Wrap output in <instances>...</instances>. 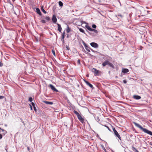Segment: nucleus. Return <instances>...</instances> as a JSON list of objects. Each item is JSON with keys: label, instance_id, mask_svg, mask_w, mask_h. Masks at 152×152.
I'll return each mask as SVG.
<instances>
[{"label": "nucleus", "instance_id": "49530a36", "mask_svg": "<svg viewBox=\"0 0 152 152\" xmlns=\"http://www.w3.org/2000/svg\"><path fill=\"white\" fill-rule=\"evenodd\" d=\"M62 34H64V35H65V32L64 31L63 32Z\"/></svg>", "mask_w": 152, "mask_h": 152}, {"label": "nucleus", "instance_id": "f704fd0d", "mask_svg": "<svg viewBox=\"0 0 152 152\" xmlns=\"http://www.w3.org/2000/svg\"><path fill=\"white\" fill-rule=\"evenodd\" d=\"M104 126L106 127L107 129H108L109 130V131H110V129L106 125H104Z\"/></svg>", "mask_w": 152, "mask_h": 152}, {"label": "nucleus", "instance_id": "8fccbe9b", "mask_svg": "<svg viewBox=\"0 0 152 152\" xmlns=\"http://www.w3.org/2000/svg\"><path fill=\"white\" fill-rule=\"evenodd\" d=\"M5 126H7V124H5Z\"/></svg>", "mask_w": 152, "mask_h": 152}, {"label": "nucleus", "instance_id": "39448f33", "mask_svg": "<svg viewBox=\"0 0 152 152\" xmlns=\"http://www.w3.org/2000/svg\"><path fill=\"white\" fill-rule=\"evenodd\" d=\"M52 21L53 23H56L57 21V19L55 15H53L52 18Z\"/></svg>", "mask_w": 152, "mask_h": 152}, {"label": "nucleus", "instance_id": "4be33fe9", "mask_svg": "<svg viewBox=\"0 0 152 152\" xmlns=\"http://www.w3.org/2000/svg\"><path fill=\"white\" fill-rule=\"evenodd\" d=\"M101 147L102 148V149H103L105 152H106V149H105L103 145H101Z\"/></svg>", "mask_w": 152, "mask_h": 152}, {"label": "nucleus", "instance_id": "3c124183", "mask_svg": "<svg viewBox=\"0 0 152 152\" xmlns=\"http://www.w3.org/2000/svg\"><path fill=\"white\" fill-rule=\"evenodd\" d=\"M6 151H7V149H6Z\"/></svg>", "mask_w": 152, "mask_h": 152}, {"label": "nucleus", "instance_id": "c756f323", "mask_svg": "<svg viewBox=\"0 0 152 152\" xmlns=\"http://www.w3.org/2000/svg\"><path fill=\"white\" fill-rule=\"evenodd\" d=\"M32 100H33V99L32 97H30L29 98L28 101L29 102H32Z\"/></svg>", "mask_w": 152, "mask_h": 152}, {"label": "nucleus", "instance_id": "bb28decb", "mask_svg": "<svg viewBox=\"0 0 152 152\" xmlns=\"http://www.w3.org/2000/svg\"><path fill=\"white\" fill-rule=\"evenodd\" d=\"M70 31V29L69 28V27L68 26L67 27V29L66 30V31H67V32L68 33H69Z\"/></svg>", "mask_w": 152, "mask_h": 152}, {"label": "nucleus", "instance_id": "e433bc0d", "mask_svg": "<svg viewBox=\"0 0 152 152\" xmlns=\"http://www.w3.org/2000/svg\"><path fill=\"white\" fill-rule=\"evenodd\" d=\"M3 66V64L0 61V67H1Z\"/></svg>", "mask_w": 152, "mask_h": 152}, {"label": "nucleus", "instance_id": "6ab92c4d", "mask_svg": "<svg viewBox=\"0 0 152 152\" xmlns=\"http://www.w3.org/2000/svg\"><path fill=\"white\" fill-rule=\"evenodd\" d=\"M41 10L43 12H44L45 14H46L47 13V12L46 11L43 9V7H42L41 8Z\"/></svg>", "mask_w": 152, "mask_h": 152}, {"label": "nucleus", "instance_id": "de8ad7c7", "mask_svg": "<svg viewBox=\"0 0 152 152\" xmlns=\"http://www.w3.org/2000/svg\"><path fill=\"white\" fill-rule=\"evenodd\" d=\"M142 47H141V49H140V50H142Z\"/></svg>", "mask_w": 152, "mask_h": 152}, {"label": "nucleus", "instance_id": "cd10ccee", "mask_svg": "<svg viewBox=\"0 0 152 152\" xmlns=\"http://www.w3.org/2000/svg\"><path fill=\"white\" fill-rule=\"evenodd\" d=\"M52 53L53 55L54 56H56L55 52V51L54 50H52Z\"/></svg>", "mask_w": 152, "mask_h": 152}, {"label": "nucleus", "instance_id": "412c9836", "mask_svg": "<svg viewBox=\"0 0 152 152\" xmlns=\"http://www.w3.org/2000/svg\"><path fill=\"white\" fill-rule=\"evenodd\" d=\"M1 130H2V132H3V134L5 135L7 133V132L6 130H4V129H2Z\"/></svg>", "mask_w": 152, "mask_h": 152}, {"label": "nucleus", "instance_id": "423d86ee", "mask_svg": "<svg viewBox=\"0 0 152 152\" xmlns=\"http://www.w3.org/2000/svg\"><path fill=\"white\" fill-rule=\"evenodd\" d=\"M83 80L84 82L86 83V84L88 86L91 88H93V85L91 84L90 83L86 81V80L85 79H84Z\"/></svg>", "mask_w": 152, "mask_h": 152}, {"label": "nucleus", "instance_id": "aec40b11", "mask_svg": "<svg viewBox=\"0 0 152 152\" xmlns=\"http://www.w3.org/2000/svg\"><path fill=\"white\" fill-rule=\"evenodd\" d=\"M58 4L60 7H62L63 6V3L61 1H59L58 2Z\"/></svg>", "mask_w": 152, "mask_h": 152}, {"label": "nucleus", "instance_id": "c03bdc74", "mask_svg": "<svg viewBox=\"0 0 152 152\" xmlns=\"http://www.w3.org/2000/svg\"><path fill=\"white\" fill-rule=\"evenodd\" d=\"M27 149L28 151H29L30 148L29 147H27Z\"/></svg>", "mask_w": 152, "mask_h": 152}, {"label": "nucleus", "instance_id": "f257e3e1", "mask_svg": "<svg viewBox=\"0 0 152 152\" xmlns=\"http://www.w3.org/2000/svg\"><path fill=\"white\" fill-rule=\"evenodd\" d=\"M134 124L137 127L140 128L141 130H142L145 133H146L152 136V132L148 130L143 128L141 125L136 122L134 123Z\"/></svg>", "mask_w": 152, "mask_h": 152}, {"label": "nucleus", "instance_id": "0eeeda50", "mask_svg": "<svg viewBox=\"0 0 152 152\" xmlns=\"http://www.w3.org/2000/svg\"><path fill=\"white\" fill-rule=\"evenodd\" d=\"M49 86L52 90H53L54 91H56V92L58 91L52 84H50L49 85Z\"/></svg>", "mask_w": 152, "mask_h": 152}, {"label": "nucleus", "instance_id": "37998d69", "mask_svg": "<svg viewBox=\"0 0 152 152\" xmlns=\"http://www.w3.org/2000/svg\"><path fill=\"white\" fill-rule=\"evenodd\" d=\"M77 63L78 64H80V60H78V61H77Z\"/></svg>", "mask_w": 152, "mask_h": 152}, {"label": "nucleus", "instance_id": "4c0bfd02", "mask_svg": "<svg viewBox=\"0 0 152 152\" xmlns=\"http://www.w3.org/2000/svg\"><path fill=\"white\" fill-rule=\"evenodd\" d=\"M123 82L124 83H125V84H126V83H127V81H126V80H124L123 81Z\"/></svg>", "mask_w": 152, "mask_h": 152}, {"label": "nucleus", "instance_id": "f03ea898", "mask_svg": "<svg viewBox=\"0 0 152 152\" xmlns=\"http://www.w3.org/2000/svg\"><path fill=\"white\" fill-rule=\"evenodd\" d=\"M85 27L89 31H94L95 33L96 34H97L98 33V31L94 29H93L91 28V27L89 26L88 25H86L85 26Z\"/></svg>", "mask_w": 152, "mask_h": 152}, {"label": "nucleus", "instance_id": "79ce46f5", "mask_svg": "<svg viewBox=\"0 0 152 152\" xmlns=\"http://www.w3.org/2000/svg\"><path fill=\"white\" fill-rule=\"evenodd\" d=\"M29 106H30V108H31V110H32V107L31 105V104H29Z\"/></svg>", "mask_w": 152, "mask_h": 152}, {"label": "nucleus", "instance_id": "c85d7f7f", "mask_svg": "<svg viewBox=\"0 0 152 152\" xmlns=\"http://www.w3.org/2000/svg\"><path fill=\"white\" fill-rule=\"evenodd\" d=\"M92 27L94 28H96V26L95 24H93L92 26Z\"/></svg>", "mask_w": 152, "mask_h": 152}, {"label": "nucleus", "instance_id": "6e6552de", "mask_svg": "<svg viewBox=\"0 0 152 152\" xmlns=\"http://www.w3.org/2000/svg\"><path fill=\"white\" fill-rule=\"evenodd\" d=\"M83 44L85 46V48L86 50H87L88 52H90V50L89 49H90V48L87 46L86 44L84 42H83Z\"/></svg>", "mask_w": 152, "mask_h": 152}, {"label": "nucleus", "instance_id": "1a4fd4ad", "mask_svg": "<svg viewBox=\"0 0 152 152\" xmlns=\"http://www.w3.org/2000/svg\"><path fill=\"white\" fill-rule=\"evenodd\" d=\"M77 117L78 119L82 123H83L84 122V119L80 115L78 116Z\"/></svg>", "mask_w": 152, "mask_h": 152}, {"label": "nucleus", "instance_id": "f8f14e48", "mask_svg": "<svg viewBox=\"0 0 152 152\" xmlns=\"http://www.w3.org/2000/svg\"><path fill=\"white\" fill-rule=\"evenodd\" d=\"M129 72V70L127 69H125V68L123 69H122V72L123 73H127Z\"/></svg>", "mask_w": 152, "mask_h": 152}, {"label": "nucleus", "instance_id": "b1692460", "mask_svg": "<svg viewBox=\"0 0 152 152\" xmlns=\"http://www.w3.org/2000/svg\"><path fill=\"white\" fill-rule=\"evenodd\" d=\"M108 65L112 67H113V68L114 67V66H113V65L112 64V63H110V62H109V64H108Z\"/></svg>", "mask_w": 152, "mask_h": 152}, {"label": "nucleus", "instance_id": "7ed1b4c3", "mask_svg": "<svg viewBox=\"0 0 152 152\" xmlns=\"http://www.w3.org/2000/svg\"><path fill=\"white\" fill-rule=\"evenodd\" d=\"M114 134L116 137H117L120 140H121V137L117 131L114 128L113 129Z\"/></svg>", "mask_w": 152, "mask_h": 152}, {"label": "nucleus", "instance_id": "72a5a7b5", "mask_svg": "<svg viewBox=\"0 0 152 152\" xmlns=\"http://www.w3.org/2000/svg\"><path fill=\"white\" fill-rule=\"evenodd\" d=\"M33 107L35 111L36 112L37 111V109L35 106H34V107Z\"/></svg>", "mask_w": 152, "mask_h": 152}, {"label": "nucleus", "instance_id": "f3484780", "mask_svg": "<svg viewBox=\"0 0 152 152\" xmlns=\"http://www.w3.org/2000/svg\"><path fill=\"white\" fill-rule=\"evenodd\" d=\"M132 149L134 152H139L138 150L134 146L132 147Z\"/></svg>", "mask_w": 152, "mask_h": 152}, {"label": "nucleus", "instance_id": "58836bf2", "mask_svg": "<svg viewBox=\"0 0 152 152\" xmlns=\"http://www.w3.org/2000/svg\"><path fill=\"white\" fill-rule=\"evenodd\" d=\"M91 50L94 52H97V51H95L93 50L92 49H91Z\"/></svg>", "mask_w": 152, "mask_h": 152}, {"label": "nucleus", "instance_id": "2eb2a0df", "mask_svg": "<svg viewBox=\"0 0 152 152\" xmlns=\"http://www.w3.org/2000/svg\"><path fill=\"white\" fill-rule=\"evenodd\" d=\"M36 11L40 15H42V13L40 12L39 9L38 8H37L36 9Z\"/></svg>", "mask_w": 152, "mask_h": 152}, {"label": "nucleus", "instance_id": "a19ab883", "mask_svg": "<svg viewBox=\"0 0 152 152\" xmlns=\"http://www.w3.org/2000/svg\"><path fill=\"white\" fill-rule=\"evenodd\" d=\"M2 137V135L0 134V139H1Z\"/></svg>", "mask_w": 152, "mask_h": 152}, {"label": "nucleus", "instance_id": "393cba45", "mask_svg": "<svg viewBox=\"0 0 152 152\" xmlns=\"http://www.w3.org/2000/svg\"><path fill=\"white\" fill-rule=\"evenodd\" d=\"M64 34H62V39L61 41H64Z\"/></svg>", "mask_w": 152, "mask_h": 152}, {"label": "nucleus", "instance_id": "ea45409f", "mask_svg": "<svg viewBox=\"0 0 152 152\" xmlns=\"http://www.w3.org/2000/svg\"><path fill=\"white\" fill-rule=\"evenodd\" d=\"M31 104L33 106V107H34V106H35V104L34 102H31Z\"/></svg>", "mask_w": 152, "mask_h": 152}, {"label": "nucleus", "instance_id": "20e7f679", "mask_svg": "<svg viewBox=\"0 0 152 152\" xmlns=\"http://www.w3.org/2000/svg\"><path fill=\"white\" fill-rule=\"evenodd\" d=\"M91 45L94 48H98V45L96 43L92 42L90 43Z\"/></svg>", "mask_w": 152, "mask_h": 152}, {"label": "nucleus", "instance_id": "a18cd8bd", "mask_svg": "<svg viewBox=\"0 0 152 152\" xmlns=\"http://www.w3.org/2000/svg\"><path fill=\"white\" fill-rule=\"evenodd\" d=\"M66 48L68 50H69V48L68 47H66Z\"/></svg>", "mask_w": 152, "mask_h": 152}, {"label": "nucleus", "instance_id": "4468645a", "mask_svg": "<svg viewBox=\"0 0 152 152\" xmlns=\"http://www.w3.org/2000/svg\"><path fill=\"white\" fill-rule=\"evenodd\" d=\"M43 102L47 104L52 105L53 104V103L51 102H48L47 101H44Z\"/></svg>", "mask_w": 152, "mask_h": 152}, {"label": "nucleus", "instance_id": "5701e85b", "mask_svg": "<svg viewBox=\"0 0 152 152\" xmlns=\"http://www.w3.org/2000/svg\"><path fill=\"white\" fill-rule=\"evenodd\" d=\"M79 31H80L81 32L83 33H85V31H84V30L82 29V28H79Z\"/></svg>", "mask_w": 152, "mask_h": 152}, {"label": "nucleus", "instance_id": "dca6fc26", "mask_svg": "<svg viewBox=\"0 0 152 152\" xmlns=\"http://www.w3.org/2000/svg\"><path fill=\"white\" fill-rule=\"evenodd\" d=\"M134 98L136 99H141V97L138 95H134Z\"/></svg>", "mask_w": 152, "mask_h": 152}, {"label": "nucleus", "instance_id": "a211bd4d", "mask_svg": "<svg viewBox=\"0 0 152 152\" xmlns=\"http://www.w3.org/2000/svg\"><path fill=\"white\" fill-rule=\"evenodd\" d=\"M73 112H74V113L77 116V117L80 115L79 113L78 112H77V111H76L75 110H74Z\"/></svg>", "mask_w": 152, "mask_h": 152}, {"label": "nucleus", "instance_id": "ddd939ff", "mask_svg": "<svg viewBox=\"0 0 152 152\" xmlns=\"http://www.w3.org/2000/svg\"><path fill=\"white\" fill-rule=\"evenodd\" d=\"M92 71L96 75H97L99 72V71L98 70H97L96 69L94 68L93 69Z\"/></svg>", "mask_w": 152, "mask_h": 152}, {"label": "nucleus", "instance_id": "9b49d317", "mask_svg": "<svg viewBox=\"0 0 152 152\" xmlns=\"http://www.w3.org/2000/svg\"><path fill=\"white\" fill-rule=\"evenodd\" d=\"M109 61L108 60H106L102 64V66H105L106 65H108Z\"/></svg>", "mask_w": 152, "mask_h": 152}, {"label": "nucleus", "instance_id": "09e8293b", "mask_svg": "<svg viewBox=\"0 0 152 152\" xmlns=\"http://www.w3.org/2000/svg\"><path fill=\"white\" fill-rule=\"evenodd\" d=\"M2 129H1V127H0V130H1Z\"/></svg>", "mask_w": 152, "mask_h": 152}, {"label": "nucleus", "instance_id": "2f4dec72", "mask_svg": "<svg viewBox=\"0 0 152 152\" xmlns=\"http://www.w3.org/2000/svg\"><path fill=\"white\" fill-rule=\"evenodd\" d=\"M116 16V17H117V16H119L120 17H121V18H123V16L122 15L120 14L117 15Z\"/></svg>", "mask_w": 152, "mask_h": 152}, {"label": "nucleus", "instance_id": "a878e982", "mask_svg": "<svg viewBox=\"0 0 152 152\" xmlns=\"http://www.w3.org/2000/svg\"><path fill=\"white\" fill-rule=\"evenodd\" d=\"M45 19L49 21L50 20V18L48 16H46L45 18Z\"/></svg>", "mask_w": 152, "mask_h": 152}, {"label": "nucleus", "instance_id": "c9c22d12", "mask_svg": "<svg viewBox=\"0 0 152 152\" xmlns=\"http://www.w3.org/2000/svg\"><path fill=\"white\" fill-rule=\"evenodd\" d=\"M4 98V96H0V99H3Z\"/></svg>", "mask_w": 152, "mask_h": 152}, {"label": "nucleus", "instance_id": "7c9ffc66", "mask_svg": "<svg viewBox=\"0 0 152 152\" xmlns=\"http://www.w3.org/2000/svg\"><path fill=\"white\" fill-rule=\"evenodd\" d=\"M20 120H21V121L22 122V123L24 125V126H25V123H24V122L23 121V120L21 118H20Z\"/></svg>", "mask_w": 152, "mask_h": 152}, {"label": "nucleus", "instance_id": "473e14b6", "mask_svg": "<svg viewBox=\"0 0 152 152\" xmlns=\"http://www.w3.org/2000/svg\"><path fill=\"white\" fill-rule=\"evenodd\" d=\"M41 21L43 23H46L45 21L44 20H41Z\"/></svg>", "mask_w": 152, "mask_h": 152}, {"label": "nucleus", "instance_id": "9d476101", "mask_svg": "<svg viewBox=\"0 0 152 152\" xmlns=\"http://www.w3.org/2000/svg\"><path fill=\"white\" fill-rule=\"evenodd\" d=\"M57 25L58 26V31L60 32H61L62 28L61 25L58 23H57Z\"/></svg>", "mask_w": 152, "mask_h": 152}]
</instances>
